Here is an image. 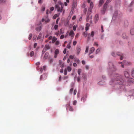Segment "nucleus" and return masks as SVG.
<instances>
[{
  "label": "nucleus",
  "mask_w": 134,
  "mask_h": 134,
  "mask_svg": "<svg viewBox=\"0 0 134 134\" xmlns=\"http://www.w3.org/2000/svg\"><path fill=\"white\" fill-rule=\"evenodd\" d=\"M81 50V47L79 46H77L76 48L77 54V55L79 53Z\"/></svg>",
  "instance_id": "8"
},
{
  "label": "nucleus",
  "mask_w": 134,
  "mask_h": 134,
  "mask_svg": "<svg viewBox=\"0 0 134 134\" xmlns=\"http://www.w3.org/2000/svg\"><path fill=\"white\" fill-rule=\"evenodd\" d=\"M59 44V41H57L55 43V44L56 45H58Z\"/></svg>",
  "instance_id": "40"
},
{
  "label": "nucleus",
  "mask_w": 134,
  "mask_h": 134,
  "mask_svg": "<svg viewBox=\"0 0 134 134\" xmlns=\"http://www.w3.org/2000/svg\"><path fill=\"white\" fill-rule=\"evenodd\" d=\"M104 1V0H100L99 3V5H101L103 3Z\"/></svg>",
  "instance_id": "20"
},
{
  "label": "nucleus",
  "mask_w": 134,
  "mask_h": 134,
  "mask_svg": "<svg viewBox=\"0 0 134 134\" xmlns=\"http://www.w3.org/2000/svg\"><path fill=\"white\" fill-rule=\"evenodd\" d=\"M74 61L76 62L77 63H79L80 62V61L79 59L77 58L76 57L74 58Z\"/></svg>",
  "instance_id": "14"
},
{
  "label": "nucleus",
  "mask_w": 134,
  "mask_h": 134,
  "mask_svg": "<svg viewBox=\"0 0 134 134\" xmlns=\"http://www.w3.org/2000/svg\"><path fill=\"white\" fill-rule=\"evenodd\" d=\"M43 75H41V76L40 77V80H44V79L43 78Z\"/></svg>",
  "instance_id": "62"
},
{
  "label": "nucleus",
  "mask_w": 134,
  "mask_h": 134,
  "mask_svg": "<svg viewBox=\"0 0 134 134\" xmlns=\"http://www.w3.org/2000/svg\"><path fill=\"white\" fill-rule=\"evenodd\" d=\"M76 18V16L75 15L72 18V19L73 20H74Z\"/></svg>",
  "instance_id": "57"
},
{
  "label": "nucleus",
  "mask_w": 134,
  "mask_h": 134,
  "mask_svg": "<svg viewBox=\"0 0 134 134\" xmlns=\"http://www.w3.org/2000/svg\"><path fill=\"white\" fill-rule=\"evenodd\" d=\"M126 62H127L126 61L124 60V61L123 62V63L125 65H126V64H127Z\"/></svg>",
  "instance_id": "63"
},
{
  "label": "nucleus",
  "mask_w": 134,
  "mask_h": 134,
  "mask_svg": "<svg viewBox=\"0 0 134 134\" xmlns=\"http://www.w3.org/2000/svg\"><path fill=\"white\" fill-rule=\"evenodd\" d=\"M67 48H68L69 49H70L71 47V46L70 45V44L69 43L68 44L67 47Z\"/></svg>",
  "instance_id": "39"
},
{
  "label": "nucleus",
  "mask_w": 134,
  "mask_h": 134,
  "mask_svg": "<svg viewBox=\"0 0 134 134\" xmlns=\"http://www.w3.org/2000/svg\"><path fill=\"white\" fill-rule=\"evenodd\" d=\"M107 5V4H104V8L102 10H101V13L103 14H104L105 13V12L106 10V8H105V5Z\"/></svg>",
  "instance_id": "11"
},
{
  "label": "nucleus",
  "mask_w": 134,
  "mask_h": 134,
  "mask_svg": "<svg viewBox=\"0 0 134 134\" xmlns=\"http://www.w3.org/2000/svg\"><path fill=\"white\" fill-rule=\"evenodd\" d=\"M59 20H60L59 18H58V19H57L56 21V24H58V21Z\"/></svg>",
  "instance_id": "48"
},
{
  "label": "nucleus",
  "mask_w": 134,
  "mask_h": 134,
  "mask_svg": "<svg viewBox=\"0 0 134 134\" xmlns=\"http://www.w3.org/2000/svg\"><path fill=\"white\" fill-rule=\"evenodd\" d=\"M81 71V70L80 69H79L78 70V73L79 75H80V73Z\"/></svg>",
  "instance_id": "33"
},
{
  "label": "nucleus",
  "mask_w": 134,
  "mask_h": 134,
  "mask_svg": "<svg viewBox=\"0 0 134 134\" xmlns=\"http://www.w3.org/2000/svg\"><path fill=\"white\" fill-rule=\"evenodd\" d=\"M92 9L90 8H89L88 11L87 15H89L91 14L92 11Z\"/></svg>",
  "instance_id": "15"
},
{
  "label": "nucleus",
  "mask_w": 134,
  "mask_h": 134,
  "mask_svg": "<svg viewBox=\"0 0 134 134\" xmlns=\"http://www.w3.org/2000/svg\"><path fill=\"white\" fill-rule=\"evenodd\" d=\"M41 23L40 22V24H39V25L38 26V27H37L36 28V30L38 31H40L42 29L41 26Z\"/></svg>",
  "instance_id": "7"
},
{
  "label": "nucleus",
  "mask_w": 134,
  "mask_h": 134,
  "mask_svg": "<svg viewBox=\"0 0 134 134\" xmlns=\"http://www.w3.org/2000/svg\"><path fill=\"white\" fill-rule=\"evenodd\" d=\"M6 0H0V3H4L5 2Z\"/></svg>",
  "instance_id": "58"
},
{
  "label": "nucleus",
  "mask_w": 134,
  "mask_h": 134,
  "mask_svg": "<svg viewBox=\"0 0 134 134\" xmlns=\"http://www.w3.org/2000/svg\"><path fill=\"white\" fill-rule=\"evenodd\" d=\"M95 50V49L94 47H92L90 49V51L89 55H90V54L94 52V51Z\"/></svg>",
  "instance_id": "13"
},
{
  "label": "nucleus",
  "mask_w": 134,
  "mask_h": 134,
  "mask_svg": "<svg viewBox=\"0 0 134 134\" xmlns=\"http://www.w3.org/2000/svg\"><path fill=\"white\" fill-rule=\"evenodd\" d=\"M77 91L76 90H75L74 91V95H75Z\"/></svg>",
  "instance_id": "56"
},
{
  "label": "nucleus",
  "mask_w": 134,
  "mask_h": 134,
  "mask_svg": "<svg viewBox=\"0 0 134 134\" xmlns=\"http://www.w3.org/2000/svg\"><path fill=\"white\" fill-rule=\"evenodd\" d=\"M58 27V25H55L54 26V28L55 30H56L57 29Z\"/></svg>",
  "instance_id": "38"
},
{
  "label": "nucleus",
  "mask_w": 134,
  "mask_h": 134,
  "mask_svg": "<svg viewBox=\"0 0 134 134\" xmlns=\"http://www.w3.org/2000/svg\"><path fill=\"white\" fill-rule=\"evenodd\" d=\"M32 35L31 34H30L29 35V39L30 40L32 37Z\"/></svg>",
  "instance_id": "37"
},
{
  "label": "nucleus",
  "mask_w": 134,
  "mask_h": 134,
  "mask_svg": "<svg viewBox=\"0 0 134 134\" xmlns=\"http://www.w3.org/2000/svg\"><path fill=\"white\" fill-rule=\"evenodd\" d=\"M88 47H86V49L85 51V53L86 54V53L88 52Z\"/></svg>",
  "instance_id": "34"
},
{
  "label": "nucleus",
  "mask_w": 134,
  "mask_h": 134,
  "mask_svg": "<svg viewBox=\"0 0 134 134\" xmlns=\"http://www.w3.org/2000/svg\"><path fill=\"white\" fill-rule=\"evenodd\" d=\"M100 49H99V48H98L96 50V54H98V53H99V52H100Z\"/></svg>",
  "instance_id": "32"
},
{
  "label": "nucleus",
  "mask_w": 134,
  "mask_h": 134,
  "mask_svg": "<svg viewBox=\"0 0 134 134\" xmlns=\"http://www.w3.org/2000/svg\"><path fill=\"white\" fill-rule=\"evenodd\" d=\"M66 69L67 70H68V71L69 72L72 69L71 68L70 66L67 67Z\"/></svg>",
  "instance_id": "24"
},
{
  "label": "nucleus",
  "mask_w": 134,
  "mask_h": 134,
  "mask_svg": "<svg viewBox=\"0 0 134 134\" xmlns=\"http://www.w3.org/2000/svg\"><path fill=\"white\" fill-rule=\"evenodd\" d=\"M111 55L115 57V54L114 52H113L111 53Z\"/></svg>",
  "instance_id": "45"
},
{
  "label": "nucleus",
  "mask_w": 134,
  "mask_h": 134,
  "mask_svg": "<svg viewBox=\"0 0 134 134\" xmlns=\"http://www.w3.org/2000/svg\"><path fill=\"white\" fill-rule=\"evenodd\" d=\"M73 30L74 31H75L76 30V27L74 25L73 26Z\"/></svg>",
  "instance_id": "60"
},
{
  "label": "nucleus",
  "mask_w": 134,
  "mask_h": 134,
  "mask_svg": "<svg viewBox=\"0 0 134 134\" xmlns=\"http://www.w3.org/2000/svg\"><path fill=\"white\" fill-rule=\"evenodd\" d=\"M122 37L124 38H125L126 37V35L125 33H123L122 35Z\"/></svg>",
  "instance_id": "27"
},
{
  "label": "nucleus",
  "mask_w": 134,
  "mask_h": 134,
  "mask_svg": "<svg viewBox=\"0 0 134 134\" xmlns=\"http://www.w3.org/2000/svg\"><path fill=\"white\" fill-rule=\"evenodd\" d=\"M48 53L47 52H46L44 55V57L45 58H47L48 57Z\"/></svg>",
  "instance_id": "25"
},
{
  "label": "nucleus",
  "mask_w": 134,
  "mask_h": 134,
  "mask_svg": "<svg viewBox=\"0 0 134 134\" xmlns=\"http://www.w3.org/2000/svg\"><path fill=\"white\" fill-rule=\"evenodd\" d=\"M118 14V12L117 11H115L113 15V17H115L116 16H117Z\"/></svg>",
  "instance_id": "23"
},
{
  "label": "nucleus",
  "mask_w": 134,
  "mask_h": 134,
  "mask_svg": "<svg viewBox=\"0 0 134 134\" xmlns=\"http://www.w3.org/2000/svg\"><path fill=\"white\" fill-rule=\"evenodd\" d=\"M47 49H46L45 48H44V49H43V51H42V53H44L45 52L46 50H47Z\"/></svg>",
  "instance_id": "54"
},
{
  "label": "nucleus",
  "mask_w": 134,
  "mask_h": 134,
  "mask_svg": "<svg viewBox=\"0 0 134 134\" xmlns=\"http://www.w3.org/2000/svg\"><path fill=\"white\" fill-rule=\"evenodd\" d=\"M73 66L75 67L77 66V64L76 63H74L73 64Z\"/></svg>",
  "instance_id": "64"
},
{
  "label": "nucleus",
  "mask_w": 134,
  "mask_h": 134,
  "mask_svg": "<svg viewBox=\"0 0 134 134\" xmlns=\"http://www.w3.org/2000/svg\"><path fill=\"white\" fill-rule=\"evenodd\" d=\"M60 34H63L64 33L63 31H62V29H61L60 30Z\"/></svg>",
  "instance_id": "61"
},
{
  "label": "nucleus",
  "mask_w": 134,
  "mask_h": 134,
  "mask_svg": "<svg viewBox=\"0 0 134 134\" xmlns=\"http://www.w3.org/2000/svg\"><path fill=\"white\" fill-rule=\"evenodd\" d=\"M45 10V7H42V9H41L42 11H44Z\"/></svg>",
  "instance_id": "52"
},
{
  "label": "nucleus",
  "mask_w": 134,
  "mask_h": 134,
  "mask_svg": "<svg viewBox=\"0 0 134 134\" xmlns=\"http://www.w3.org/2000/svg\"><path fill=\"white\" fill-rule=\"evenodd\" d=\"M40 63L39 62H38L36 64V68L41 73H42L43 72V70L44 71L46 70V66H44L43 67H41L40 68L38 66L40 65Z\"/></svg>",
  "instance_id": "3"
},
{
  "label": "nucleus",
  "mask_w": 134,
  "mask_h": 134,
  "mask_svg": "<svg viewBox=\"0 0 134 134\" xmlns=\"http://www.w3.org/2000/svg\"><path fill=\"white\" fill-rule=\"evenodd\" d=\"M50 21V20L47 17L45 19V21L46 23L49 22Z\"/></svg>",
  "instance_id": "22"
},
{
  "label": "nucleus",
  "mask_w": 134,
  "mask_h": 134,
  "mask_svg": "<svg viewBox=\"0 0 134 134\" xmlns=\"http://www.w3.org/2000/svg\"><path fill=\"white\" fill-rule=\"evenodd\" d=\"M73 90V88H71L70 90V91H69V93L70 94H72V92Z\"/></svg>",
  "instance_id": "35"
},
{
  "label": "nucleus",
  "mask_w": 134,
  "mask_h": 134,
  "mask_svg": "<svg viewBox=\"0 0 134 134\" xmlns=\"http://www.w3.org/2000/svg\"><path fill=\"white\" fill-rule=\"evenodd\" d=\"M119 64H121V65L120 66L121 67H122V68H124V65L123 64H122V62H119Z\"/></svg>",
  "instance_id": "31"
},
{
  "label": "nucleus",
  "mask_w": 134,
  "mask_h": 134,
  "mask_svg": "<svg viewBox=\"0 0 134 134\" xmlns=\"http://www.w3.org/2000/svg\"><path fill=\"white\" fill-rule=\"evenodd\" d=\"M67 74V71L66 69H65L64 70V74L65 75H66Z\"/></svg>",
  "instance_id": "30"
},
{
  "label": "nucleus",
  "mask_w": 134,
  "mask_h": 134,
  "mask_svg": "<svg viewBox=\"0 0 134 134\" xmlns=\"http://www.w3.org/2000/svg\"><path fill=\"white\" fill-rule=\"evenodd\" d=\"M69 58L71 59H74V56H72V55H70L69 57Z\"/></svg>",
  "instance_id": "43"
},
{
  "label": "nucleus",
  "mask_w": 134,
  "mask_h": 134,
  "mask_svg": "<svg viewBox=\"0 0 134 134\" xmlns=\"http://www.w3.org/2000/svg\"><path fill=\"white\" fill-rule=\"evenodd\" d=\"M90 8H92L93 7V4L92 2H91L90 4Z\"/></svg>",
  "instance_id": "29"
},
{
  "label": "nucleus",
  "mask_w": 134,
  "mask_h": 134,
  "mask_svg": "<svg viewBox=\"0 0 134 134\" xmlns=\"http://www.w3.org/2000/svg\"><path fill=\"white\" fill-rule=\"evenodd\" d=\"M101 30H102V32H103L104 31V30L103 29V25H101Z\"/></svg>",
  "instance_id": "47"
},
{
  "label": "nucleus",
  "mask_w": 134,
  "mask_h": 134,
  "mask_svg": "<svg viewBox=\"0 0 134 134\" xmlns=\"http://www.w3.org/2000/svg\"><path fill=\"white\" fill-rule=\"evenodd\" d=\"M87 9L86 8H85L84 9V10H83V12L84 13H85V14H86V12L87 11Z\"/></svg>",
  "instance_id": "44"
},
{
  "label": "nucleus",
  "mask_w": 134,
  "mask_h": 134,
  "mask_svg": "<svg viewBox=\"0 0 134 134\" xmlns=\"http://www.w3.org/2000/svg\"><path fill=\"white\" fill-rule=\"evenodd\" d=\"M47 50L49 49V45L48 44H46L45 46L44 47Z\"/></svg>",
  "instance_id": "21"
},
{
  "label": "nucleus",
  "mask_w": 134,
  "mask_h": 134,
  "mask_svg": "<svg viewBox=\"0 0 134 134\" xmlns=\"http://www.w3.org/2000/svg\"><path fill=\"white\" fill-rule=\"evenodd\" d=\"M108 65L109 69V71H115L116 70V68L113 65L112 63L111 62H109L108 63Z\"/></svg>",
  "instance_id": "5"
},
{
  "label": "nucleus",
  "mask_w": 134,
  "mask_h": 134,
  "mask_svg": "<svg viewBox=\"0 0 134 134\" xmlns=\"http://www.w3.org/2000/svg\"><path fill=\"white\" fill-rule=\"evenodd\" d=\"M77 43V42L75 41H74L73 42V45H74V46H75L76 44Z\"/></svg>",
  "instance_id": "46"
},
{
  "label": "nucleus",
  "mask_w": 134,
  "mask_h": 134,
  "mask_svg": "<svg viewBox=\"0 0 134 134\" xmlns=\"http://www.w3.org/2000/svg\"><path fill=\"white\" fill-rule=\"evenodd\" d=\"M69 36H71V38H73L74 36V33L72 30H71L69 34Z\"/></svg>",
  "instance_id": "9"
},
{
  "label": "nucleus",
  "mask_w": 134,
  "mask_h": 134,
  "mask_svg": "<svg viewBox=\"0 0 134 134\" xmlns=\"http://www.w3.org/2000/svg\"><path fill=\"white\" fill-rule=\"evenodd\" d=\"M64 35H62L60 36V39H63V38H64Z\"/></svg>",
  "instance_id": "50"
},
{
  "label": "nucleus",
  "mask_w": 134,
  "mask_h": 134,
  "mask_svg": "<svg viewBox=\"0 0 134 134\" xmlns=\"http://www.w3.org/2000/svg\"><path fill=\"white\" fill-rule=\"evenodd\" d=\"M60 15V14H55L53 17V19H55L57 17H58Z\"/></svg>",
  "instance_id": "17"
},
{
  "label": "nucleus",
  "mask_w": 134,
  "mask_h": 134,
  "mask_svg": "<svg viewBox=\"0 0 134 134\" xmlns=\"http://www.w3.org/2000/svg\"><path fill=\"white\" fill-rule=\"evenodd\" d=\"M117 55L120 56V59L122 60L123 59V54L122 53L118 52L116 53Z\"/></svg>",
  "instance_id": "10"
},
{
  "label": "nucleus",
  "mask_w": 134,
  "mask_h": 134,
  "mask_svg": "<svg viewBox=\"0 0 134 134\" xmlns=\"http://www.w3.org/2000/svg\"><path fill=\"white\" fill-rule=\"evenodd\" d=\"M63 5L61 3H60L59 4H56L55 6V8L57 9V11L58 12H62V11L64 13L65 10H63Z\"/></svg>",
  "instance_id": "4"
},
{
  "label": "nucleus",
  "mask_w": 134,
  "mask_h": 134,
  "mask_svg": "<svg viewBox=\"0 0 134 134\" xmlns=\"http://www.w3.org/2000/svg\"><path fill=\"white\" fill-rule=\"evenodd\" d=\"M57 40V38L55 37H53L52 38V42L54 43L55 41Z\"/></svg>",
  "instance_id": "16"
},
{
  "label": "nucleus",
  "mask_w": 134,
  "mask_h": 134,
  "mask_svg": "<svg viewBox=\"0 0 134 134\" xmlns=\"http://www.w3.org/2000/svg\"><path fill=\"white\" fill-rule=\"evenodd\" d=\"M30 56L31 57H32L34 55V52L32 51L31 52L30 54Z\"/></svg>",
  "instance_id": "41"
},
{
  "label": "nucleus",
  "mask_w": 134,
  "mask_h": 134,
  "mask_svg": "<svg viewBox=\"0 0 134 134\" xmlns=\"http://www.w3.org/2000/svg\"><path fill=\"white\" fill-rule=\"evenodd\" d=\"M130 33L132 35H134V28L131 29L130 31Z\"/></svg>",
  "instance_id": "19"
},
{
  "label": "nucleus",
  "mask_w": 134,
  "mask_h": 134,
  "mask_svg": "<svg viewBox=\"0 0 134 134\" xmlns=\"http://www.w3.org/2000/svg\"><path fill=\"white\" fill-rule=\"evenodd\" d=\"M83 35L85 37H86L87 35V32L86 31H85L83 33Z\"/></svg>",
  "instance_id": "28"
},
{
  "label": "nucleus",
  "mask_w": 134,
  "mask_h": 134,
  "mask_svg": "<svg viewBox=\"0 0 134 134\" xmlns=\"http://www.w3.org/2000/svg\"><path fill=\"white\" fill-rule=\"evenodd\" d=\"M131 75L133 77H134V70L133 71L131 74Z\"/></svg>",
  "instance_id": "55"
},
{
  "label": "nucleus",
  "mask_w": 134,
  "mask_h": 134,
  "mask_svg": "<svg viewBox=\"0 0 134 134\" xmlns=\"http://www.w3.org/2000/svg\"><path fill=\"white\" fill-rule=\"evenodd\" d=\"M99 19V15L96 14L95 15L94 19V21L95 23H96L98 21Z\"/></svg>",
  "instance_id": "6"
},
{
  "label": "nucleus",
  "mask_w": 134,
  "mask_h": 134,
  "mask_svg": "<svg viewBox=\"0 0 134 134\" xmlns=\"http://www.w3.org/2000/svg\"><path fill=\"white\" fill-rule=\"evenodd\" d=\"M112 81L116 84L124 85L125 82L122 79V77L118 74H116L115 76L114 80Z\"/></svg>",
  "instance_id": "1"
},
{
  "label": "nucleus",
  "mask_w": 134,
  "mask_h": 134,
  "mask_svg": "<svg viewBox=\"0 0 134 134\" xmlns=\"http://www.w3.org/2000/svg\"><path fill=\"white\" fill-rule=\"evenodd\" d=\"M54 7H52L50 8V10L51 11H52L54 10Z\"/></svg>",
  "instance_id": "42"
},
{
  "label": "nucleus",
  "mask_w": 134,
  "mask_h": 134,
  "mask_svg": "<svg viewBox=\"0 0 134 134\" xmlns=\"http://www.w3.org/2000/svg\"><path fill=\"white\" fill-rule=\"evenodd\" d=\"M59 50L58 49H56L55 51L54 58H56L57 57V55L59 53Z\"/></svg>",
  "instance_id": "12"
},
{
  "label": "nucleus",
  "mask_w": 134,
  "mask_h": 134,
  "mask_svg": "<svg viewBox=\"0 0 134 134\" xmlns=\"http://www.w3.org/2000/svg\"><path fill=\"white\" fill-rule=\"evenodd\" d=\"M124 75L125 77L128 79L127 80V84L128 83H134V79L132 78H129L130 76V74L127 71H125L124 72ZM127 85H130V84H128Z\"/></svg>",
  "instance_id": "2"
},
{
  "label": "nucleus",
  "mask_w": 134,
  "mask_h": 134,
  "mask_svg": "<svg viewBox=\"0 0 134 134\" xmlns=\"http://www.w3.org/2000/svg\"><path fill=\"white\" fill-rule=\"evenodd\" d=\"M94 35V32L93 31H92L91 32V36H92V37H93Z\"/></svg>",
  "instance_id": "36"
},
{
  "label": "nucleus",
  "mask_w": 134,
  "mask_h": 134,
  "mask_svg": "<svg viewBox=\"0 0 134 134\" xmlns=\"http://www.w3.org/2000/svg\"><path fill=\"white\" fill-rule=\"evenodd\" d=\"M94 45L96 46L97 47L98 46V43H97L96 42H95L94 44Z\"/></svg>",
  "instance_id": "59"
},
{
  "label": "nucleus",
  "mask_w": 134,
  "mask_h": 134,
  "mask_svg": "<svg viewBox=\"0 0 134 134\" xmlns=\"http://www.w3.org/2000/svg\"><path fill=\"white\" fill-rule=\"evenodd\" d=\"M91 36L90 34L89 33L88 35V41H89L90 40V39L91 38V37H90Z\"/></svg>",
  "instance_id": "26"
},
{
  "label": "nucleus",
  "mask_w": 134,
  "mask_h": 134,
  "mask_svg": "<svg viewBox=\"0 0 134 134\" xmlns=\"http://www.w3.org/2000/svg\"><path fill=\"white\" fill-rule=\"evenodd\" d=\"M55 34L57 36L59 35V31H58V32L55 33Z\"/></svg>",
  "instance_id": "53"
},
{
  "label": "nucleus",
  "mask_w": 134,
  "mask_h": 134,
  "mask_svg": "<svg viewBox=\"0 0 134 134\" xmlns=\"http://www.w3.org/2000/svg\"><path fill=\"white\" fill-rule=\"evenodd\" d=\"M52 36H50L48 38V40H49L52 38Z\"/></svg>",
  "instance_id": "51"
},
{
  "label": "nucleus",
  "mask_w": 134,
  "mask_h": 134,
  "mask_svg": "<svg viewBox=\"0 0 134 134\" xmlns=\"http://www.w3.org/2000/svg\"><path fill=\"white\" fill-rule=\"evenodd\" d=\"M76 103H77V101L76 100H75L73 102V104L74 105H76Z\"/></svg>",
  "instance_id": "49"
},
{
  "label": "nucleus",
  "mask_w": 134,
  "mask_h": 134,
  "mask_svg": "<svg viewBox=\"0 0 134 134\" xmlns=\"http://www.w3.org/2000/svg\"><path fill=\"white\" fill-rule=\"evenodd\" d=\"M105 83L104 82H103V81H101L99 82H98V84L99 85H103Z\"/></svg>",
  "instance_id": "18"
}]
</instances>
